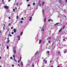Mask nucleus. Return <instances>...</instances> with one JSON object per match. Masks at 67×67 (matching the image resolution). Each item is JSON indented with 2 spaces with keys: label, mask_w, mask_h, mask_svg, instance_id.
Listing matches in <instances>:
<instances>
[{
  "label": "nucleus",
  "mask_w": 67,
  "mask_h": 67,
  "mask_svg": "<svg viewBox=\"0 0 67 67\" xmlns=\"http://www.w3.org/2000/svg\"><path fill=\"white\" fill-rule=\"evenodd\" d=\"M47 55H48V57H49V51H47L46 52Z\"/></svg>",
  "instance_id": "f257e3e1"
},
{
  "label": "nucleus",
  "mask_w": 67,
  "mask_h": 67,
  "mask_svg": "<svg viewBox=\"0 0 67 67\" xmlns=\"http://www.w3.org/2000/svg\"><path fill=\"white\" fill-rule=\"evenodd\" d=\"M65 39H67V37H64V38L63 40V42H66V40H65Z\"/></svg>",
  "instance_id": "f03ea898"
},
{
  "label": "nucleus",
  "mask_w": 67,
  "mask_h": 67,
  "mask_svg": "<svg viewBox=\"0 0 67 67\" xmlns=\"http://www.w3.org/2000/svg\"><path fill=\"white\" fill-rule=\"evenodd\" d=\"M4 8L5 9H8V8H9V7L7 5H5L4 6Z\"/></svg>",
  "instance_id": "7ed1b4c3"
},
{
  "label": "nucleus",
  "mask_w": 67,
  "mask_h": 67,
  "mask_svg": "<svg viewBox=\"0 0 67 67\" xmlns=\"http://www.w3.org/2000/svg\"><path fill=\"white\" fill-rule=\"evenodd\" d=\"M44 26H43L41 29V31H44Z\"/></svg>",
  "instance_id": "20e7f679"
},
{
  "label": "nucleus",
  "mask_w": 67,
  "mask_h": 67,
  "mask_svg": "<svg viewBox=\"0 0 67 67\" xmlns=\"http://www.w3.org/2000/svg\"><path fill=\"white\" fill-rule=\"evenodd\" d=\"M13 31H14V33H16V29H14L13 30Z\"/></svg>",
  "instance_id": "39448f33"
},
{
  "label": "nucleus",
  "mask_w": 67,
  "mask_h": 67,
  "mask_svg": "<svg viewBox=\"0 0 67 67\" xmlns=\"http://www.w3.org/2000/svg\"><path fill=\"white\" fill-rule=\"evenodd\" d=\"M29 64H28V65H30L31 64V62H30V60H28Z\"/></svg>",
  "instance_id": "423d86ee"
},
{
  "label": "nucleus",
  "mask_w": 67,
  "mask_h": 67,
  "mask_svg": "<svg viewBox=\"0 0 67 67\" xmlns=\"http://www.w3.org/2000/svg\"><path fill=\"white\" fill-rule=\"evenodd\" d=\"M13 52L14 54H16V50H14L13 51Z\"/></svg>",
  "instance_id": "0eeeda50"
},
{
  "label": "nucleus",
  "mask_w": 67,
  "mask_h": 67,
  "mask_svg": "<svg viewBox=\"0 0 67 67\" xmlns=\"http://www.w3.org/2000/svg\"><path fill=\"white\" fill-rule=\"evenodd\" d=\"M20 36H18L17 37V38H19V40H20Z\"/></svg>",
  "instance_id": "6e6552de"
},
{
  "label": "nucleus",
  "mask_w": 67,
  "mask_h": 67,
  "mask_svg": "<svg viewBox=\"0 0 67 67\" xmlns=\"http://www.w3.org/2000/svg\"><path fill=\"white\" fill-rule=\"evenodd\" d=\"M67 53V50H65L64 51V53Z\"/></svg>",
  "instance_id": "1a4fd4ad"
},
{
  "label": "nucleus",
  "mask_w": 67,
  "mask_h": 67,
  "mask_svg": "<svg viewBox=\"0 0 67 67\" xmlns=\"http://www.w3.org/2000/svg\"><path fill=\"white\" fill-rule=\"evenodd\" d=\"M32 17H30V18L29 19V21H30L32 20Z\"/></svg>",
  "instance_id": "9d476101"
},
{
  "label": "nucleus",
  "mask_w": 67,
  "mask_h": 67,
  "mask_svg": "<svg viewBox=\"0 0 67 67\" xmlns=\"http://www.w3.org/2000/svg\"><path fill=\"white\" fill-rule=\"evenodd\" d=\"M46 18H45L44 19V22H46Z\"/></svg>",
  "instance_id": "9b49d317"
},
{
  "label": "nucleus",
  "mask_w": 67,
  "mask_h": 67,
  "mask_svg": "<svg viewBox=\"0 0 67 67\" xmlns=\"http://www.w3.org/2000/svg\"><path fill=\"white\" fill-rule=\"evenodd\" d=\"M59 2L60 3H62V1H61L60 0H59Z\"/></svg>",
  "instance_id": "f8f14e48"
},
{
  "label": "nucleus",
  "mask_w": 67,
  "mask_h": 67,
  "mask_svg": "<svg viewBox=\"0 0 67 67\" xmlns=\"http://www.w3.org/2000/svg\"><path fill=\"white\" fill-rule=\"evenodd\" d=\"M41 42H42V40H41L39 41V44H41Z\"/></svg>",
  "instance_id": "ddd939ff"
},
{
  "label": "nucleus",
  "mask_w": 67,
  "mask_h": 67,
  "mask_svg": "<svg viewBox=\"0 0 67 67\" xmlns=\"http://www.w3.org/2000/svg\"><path fill=\"white\" fill-rule=\"evenodd\" d=\"M13 57L14 58V60H15V56H14V54H13ZM15 62H16V61H15Z\"/></svg>",
  "instance_id": "4468645a"
},
{
  "label": "nucleus",
  "mask_w": 67,
  "mask_h": 67,
  "mask_svg": "<svg viewBox=\"0 0 67 67\" xmlns=\"http://www.w3.org/2000/svg\"><path fill=\"white\" fill-rule=\"evenodd\" d=\"M21 65L22 66H23V62H21Z\"/></svg>",
  "instance_id": "2eb2a0df"
},
{
  "label": "nucleus",
  "mask_w": 67,
  "mask_h": 67,
  "mask_svg": "<svg viewBox=\"0 0 67 67\" xmlns=\"http://www.w3.org/2000/svg\"><path fill=\"white\" fill-rule=\"evenodd\" d=\"M23 34V32H21L20 34V36H22Z\"/></svg>",
  "instance_id": "dca6fc26"
},
{
  "label": "nucleus",
  "mask_w": 67,
  "mask_h": 67,
  "mask_svg": "<svg viewBox=\"0 0 67 67\" xmlns=\"http://www.w3.org/2000/svg\"><path fill=\"white\" fill-rule=\"evenodd\" d=\"M59 24V23H56V24H55V25H58Z\"/></svg>",
  "instance_id": "f3484780"
},
{
  "label": "nucleus",
  "mask_w": 67,
  "mask_h": 67,
  "mask_svg": "<svg viewBox=\"0 0 67 67\" xmlns=\"http://www.w3.org/2000/svg\"><path fill=\"white\" fill-rule=\"evenodd\" d=\"M52 21V20H51V19H49V20H48V22H49L50 21Z\"/></svg>",
  "instance_id": "a211bd4d"
},
{
  "label": "nucleus",
  "mask_w": 67,
  "mask_h": 67,
  "mask_svg": "<svg viewBox=\"0 0 67 67\" xmlns=\"http://www.w3.org/2000/svg\"><path fill=\"white\" fill-rule=\"evenodd\" d=\"M38 52H36V53L35 54V55H37V54H38Z\"/></svg>",
  "instance_id": "6ab92c4d"
},
{
  "label": "nucleus",
  "mask_w": 67,
  "mask_h": 67,
  "mask_svg": "<svg viewBox=\"0 0 67 67\" xmlns=\"http://www.w3.org/2000/svg\"><path fill=\"white\" fill-rule=\"evenodd\" d=\"M44 63L45 64H47V61L45 60V61H44Z\"/></svg>",
  "instance_id": "aec40b11"
},
{
  "label": "nucleus",
  "mask_w": 67,
  "mask_h": 67,
  "mask_svg": "<svg viewBox=\"0 0 67 67\" xmlns=\"http://www.w3.org/2000/svg\"><path fill=\"white\" fill-rule=\"evenodd\" d=\"M42 13H43V14H44V10L43 9L42 10Z\"/></svg>",
  "instance_id": "412c9836"
},
{
  "label": "nucleus",
  "mask_w": 67,
  "mask_h": 67,
  "mask_svg": "<svg viewBox=\"0 0 67 67\" xmlns=\"http://www.w3.org/2000/svg\"><path fill=\"white\" fill-rule=\"evenodd\" d=\"M16 19H19V16H17L16 17Z\"/></svg>",
  "instance_id": "4be33fe9"
},
{
  "label": "nucleus",
  "mask_w": 67,
  "mask_h": 67,
  "mask_svg": "<svg viewBox=\"0 0 67 67\" xmlns=\"http://www.w3.org/2000/svg\"><path fill=\"white\" fill-rule=\"evenodd\" d=\"M21 59H22V57H21L20 59V61H21Z\"/></svg>",
  "instance_id": "5701e85b"
},
{
  "label": "nucleus",
  "mask_w": 67,
  "mask_h": 67,
  "mask_svg": "<svg viewBox=\"0 0 67 67\" xmlns=\"http://www.w3.org/2000/svg\"><path fill=\"white\" fill-rule=\"evenodd\" d=\"M32 67H34V65L33 64H32Z\"/></svg>",
  "instance_id": "b1692460"
},
{
  "label": "nucleus",
  "mask_w": 67,
  "mask_h": 67,
  "mask_svg": "<svg viewBox=\"0 0 67 67\" xmlns=\"http://www.w3.org/2000/svg\"><path fill=\"white\" fill-rule=\"evenodd\" d=\"M33 5H35V3H33Z\"/></svg>",
  "instance_id": "393cba45"
},
{
  "label": "nucleus",
  "mask_w": 67,
  "mask_h": 67,
  "mask_svg": "<svg viewBox=\"0 0 67 67\" xmlns=\"http://www.w3.org/2000/svg\"><path fill=\"white\" fill-rule=\"evenodd\" d=\"M21 20H24V18H21Z\"/></svg>",
  "instance_id": "a878e982"
},
{
  "label": "nucleus",
  "mask_w": 67,
  "mask_h": 67,
  "mask_svg": "<svg viewBox=\"0 0 67 67\" xmlns=\"http://www.w3.org/2000/svg\"><path fill=\"white\" fill-rule=\"evenodd\" d=\"M40 4H40V2H39L38 3V5H40Z\"/></svg>",
  "instance_id": "bb28decb"
},
{
  "label": "nucleus",
  "mask_w": 67,
  "mask_h": 67,
  "mask_svg": "<svg viewBox=\"0 0 67 67\" xmlns=\"http://www.w3.org/2000/svg\"><path fill=\"white\" fill-rule=\"evenodd\" d=\"M10 42V40H8L7 41V43H9Z\"/></svg>",
  "instance_id": "cd10ccee"
},
{
  "label": "nucleus",
  "mask_w": 67,
  "mask_h": 67,
  "mask_svg": "<svg viewBox=\"0 0 67 67\" xmlns=\"http://www.w3.org/2000/svg\"><path fill=\"white\" fill-rule=\"evenodd\" d=\"M61 31H62V29H60L59 30V32H61Z\"/></svg>",
  "instance_id": "c85d7f7f"
},
{
  "label": "nucleus",
  "mask_w": 67,
  "mask_h": 67,
  "mask_svg": "<svg viewBox=\"0 0 67 67\" xmlns=\"http://www.w3.org/2000/svg\"><path fill=\"white\" fill-rule=\"evenodd\" d=\"M30 4H28L27 5V6H28V7H30Z\"/></svg>",
  "instance_id": "c756f323"
},
{
  "label": "nucleus",
  "mask_w": 67,
  "mask_h": 67,
  "mask_svg": "<svg viewBox=\"0 0 67 67\" xmlns=\"http://www.w3.org/2000/svg\"><path fill=\"white\" fill-rule=\"evenodd\" d=\"M7 49H9V46H7Z\"/></svg>",
  "instance_id": "7c9ffc66"
},
{
  "label": "nucleus",
  "mask_w": 67,
  "mask_h": 67,
  "mask_svg": "<svg viewBox=\"0 0 67 67\" xmlns=\"http://www.w3.org/2000/svg\"><path fill=\"white\" fill-rule=\"evenodd\" d=\"M12 34H14V32H12Z\"/></svg>",
  "instance_id": "2f4dec72"
},
{
  "label": "nucleus",
  "mask_w": 67,
  "mask_h": 67,
  "mask_svg": "<svg viewBox=\"0 0 67 67\" xmlns=\"http://www.w3.org/2000/svg\"><path fill=\"white\" fill-rule=\"evenodd\" d=\"M13 11L14 12H15V9H13Z\"/></svg>",
  "instance_id": "473e14b6"
},
{
  "label": "nucleus",
  "mask_w": 67,
  "mask_h": 67,
  "mask_svg": "<svg viewBox=\"0 0 67 67\" xmlns=\"http://www.w3.org/2000/svg\"><path fill=\"white\" fill-rule=\"evenodd\" d=\"M65 27V26H64L63 27V29H64V27Z\"/></svg>",
  "instance_id": "72a5a7b5"
},
{
  "label": "nucleus",
  "mask_w": 67,
  "mask_h": 67,
  "mask_svg": "<svg viewBox=\"0 0 67 67\" xmlns=\"http://www.w3.org/2000/svg\"><path fill=\"white\" fill-rule=\"evenodd\" d=\"M13 49H15V47H13Z\"/></svg>",
  "instance_id": "f704fd0d"
},
{
  "label": "nucleus",
  "mask_w": 67,
  "mask_h": 67,
  "mask_svg": "<svg viewBox=\"0 0 67 67\" xmlns=\"http://www.w3.org/2000/svg\"><path fill=\"white\" fill-rule=\"evenodd\" d=\"M12 67H14V65L13 64H12Z\"/></svg>",
  "instance_id": "c9c22d12"
},
{
  "label": "nucleus",
  "mask_w": 67,
  "mask_h": 67,
  "mask_svg": "<svg viewBox=\"0 0 67 67\" xmlns=\"http://www.w3.org/2000/svg\"><path fill=\"white\" fill-rule=\"evenodd\" d=\"M20 23H22L23 22L22 21H20Z\"/></svg>",
  "instance_id": "e433bc0d"
},
{
  "label": "nucleus",
  "mask_w": 67,
  "mask_h": 67,
  "mask_svg": "<svg viewBox=\"0 0 67 67\" xmlns=\"http://www.w3.org/2000/svg\"><path fill=\"white\" fill-rule=\"evenodd\" d=\"M10 59H12V57H10Z\"/></svg>",
  "instance_id": "4c0bfd02"
},
{
  "label": "nucleus",
  "mask_w": 67,
  "mask_h": 67,
  "mask_svg": "<svg viewBox=\"0 0 67 67\" xmlns=\"http://www.w3.org/2000/svg\"><path fill=\"white\" fill-rule=\"evenodd\" d=\"M44 2H42V5H43V4H44Z\"/></svg>",
  "instance_id": "58836bf2"
},
{
  "label": "nucleus",
  "mask_w": 67,
  "mask_h": 67,
  "mask_svg": "<svg viewBox=\"0 0 67 67\" xmlns=\"http://www.w3.org/2000/svg\"><path fill=\"white\" fill-rule=\"evenodd\" d=\"M48 42H49V43H51V41H49Z\"/></svg>",
  "instance_id": "ea45409f"
},
{
  "label": "nucleus",
  "mask_w": 67,
  "mask_h": 67,
  "mask_svg": "<svg viewBox=\"0 0 67 67\" xmlns=\"http://www.w3.org/2000/svg\"><path fill=\"white\" fill-rule=\"evenodd\" d=\"M49 39H51V37H49Z\"/></svg>",
  "instance_id": "a19ab883"
},
{
  "label": "nucleus",
  "mask_w": 67,
  "mask_h": 67,
  "mask_svg": "<svg viewBox=\"0 0 67 67\" xmlns=\"http://www.w3.org/2000/svg\"><path fill=\"white\" fill-rule=\"evenodd\" d=\"M19 62H20V60H19L18 61V63H19Z\"/></svg>",
  "instance_id": "79ce46f5"
},
{
  "label": "nucleus",
  "mask_w": 67,
  "mask_h": 67,
  "mask_svg": "<svg viewBox=\"0 0 67 67\" xmlns=\"http://www.w3.org/2000/svg\"><path fill=\"white\" fill-rule=\"evenodd\" d=\"M11 26V24H9V26Z\"/></svg>",
  "instance_id": "37998d69"
},
{
  "label": "nucleus",
  "mask_w": 67,
  "mask_h": 67,
  "mask_svg": "<svg viewBox=\"0 0 67 67\" xmlns=\"http://www.w3.org/2000/svg\"><path fill=\"white\" fill-rule=\"evenodd\" d=\"M9 36H12V35H10Z\"/></svg>",
  "instance_id": "c03bdc74"
},
{
  "label": "nucleus",
  "mask_w": 67,
  "mask_h": 67,
  "mask_svg": "<svg viewBox=\"0 0 67 67\" xmlns=\"http://www.w3.org/2000/svg\"><path fill=\"white\" fill-rule=\"evenodd\" d=\"M3 30H4V29H5V27H3Z\"/></svg>",
  "instance_id": "a18cd8bd"
},
{
  "label": "nucleus",
  "mask_w": 67,
  "mask_h": 67,
  "mask_svg": "<svg viewBox=\"0 0 67 67\" xmlns=\"http://www.w3.org/2000/svg\"><path fill=\"white\" fill-rule=\"evenodd\" d=\"M15 10H17V8H16V7H15Z\"/></svg>",
  "instance_id": "49530a36"
},
{
  "label": "nucleus",
  "mask_w": 67,
  "mask_h": 67,
  "mask_svg": "<svg viewBox=\"0 0 67 67\" xmlns=\"http://www.w3.org/2000/svg\"><path fill=\"white\" fill-rule=\"evenodd\" d=\"M11 29H13V27H11Z\"/></svg>",
  "instance_id": "de8ad7c7"
},
{
  "label": "nucleus",
  "mask_w": 67,
  "mask_h": 67,
  "mask_svg": "<svg viewBox=\"0 0 67 67\" xmlns=\"http://www.w3.org/2000/svg\"><path fill=\"white\" fill-rule=\"evenodd\" d=\"M26 1L28 2L29 1V0H26Z\"/></svg>",
  "instance_id": "09e8293b"
},
{
  "label": "nucleus",
  "mask_w": 67,
  "mask_h": 67,
  "mask_svg": "<svg viewBox=\"0 0 67 67\" xmlns=\"http://www.w3.org/2000/svg\"><path fill=\"white\" fill-rule=\"evenodd\" d=\"M18 65L19 66V67H20V65H19V64H18Z\"/></svg>",
  "instance_id": "8fccbe9b"
},
{
  "label": "nucleus",
  "mask_w": 67,
  "mask_h": 67,
  "mask_svg": "<svg viewBox=\"0 0 67 67\" xmlns=\"http://www.w3.org/2000/svg\"><path fill=\"white\" fill-rule=\"evenodd\" d=\"M10 1H11V0H9L8 1V2H10Z\"/></svg>",
  "instance_id": "3c124183"
},
{
  "label": "nucleus",
  "mask_w": 67,
  "mask_h": 67,
  "mask_svg": "<svg viewBox=\"0 0 67 67\" xmlns=\"http://www.w3.org/2000/svg\"><path fill=\"white\" fill-rule=\"evenodd\" d=\"M8 18L9 19H10V17H9Z\"/></svg>",
  "instance_id": "603ef678"
},
{
  "label": "nucleus",
  "mask_w": 67,
  "mask_h": 67,
  "mask_svg": "<svg viewBox=\"0 0 67 67\" xmlns=\"http://www.w3.org/2000/svg\"><path fill=\"white\" fill-rule=\"evenodd\" d=\"M2 2H3H3H3L4 0H2Z\"/></svg>",
  "instance_id": "864d4df0"
},
{
  "label": "nucleus",
  "mask_w": 67,
  "mask_h": 67,
  "mask_svg": "<svg viewBox=\"0 0 67 67\" xmlns=\"http://www.w3.org/2000/svg\"><path fill=\"white\" fill-rule=\"evenodd\" d=\"M60 53V52H58V54H59Z\"/></svg>",
  "instance_id": "5fc2aeb1"
},
{
  "label": "nucleus",
  "mask_w": 67,
  "mask_h": 67,
  "mask_svg": "<svg viewBox=\"0 0 67 67\" xmlns=\"http://www.w3.org/2000/svg\"><path fill=\"white\" fill-rule=\"evenodd\" d=\"M65 1L67 2V0H65Z\"/></svg>",
  "instance_id": "6e6d98bb"
},
{
  "label": "nucleus",
  "mask_w": 67,
  "mask_h": 67,
  "mask_svg": "<svg viewBox=\"0 0 67 67\" xmlns=\"http://www.w3.org/2000/svg\"><path fill=\"white\" fill-rule=\"evenodd\" d=\"M9 38H7V40H9Z\"/></svg>",
  "instance_id": "4d7b16f0"
},
{
  "label": "nucleus",
  "mask_w": 67,
  "mask_h": 67,
  "mask_svg": "<svg viewBox=\"0 0 67 67\" xmlns=\"http://www.w3.org/2000/svg\"><path fill=\"white\" fill-rule=\"evenodd\" d=\"M7 31H9V29H8V30H7Z\"/></svg>",
  "instance_id": "13d9d810"
},
{
  "label": "nucleus",
  "mask_w": 67,
  "mask_h": 67,
  "mask_svg": "<svg viewBox=\"0 0 67 67\" xmlns=\"http://www.w3.org/2000/svg\"><path fill=\"white\" fill-rule=\"evenodd\" d=\"M40 5V7H41V4H40V5Z\"/></svg>",
  "instance_id": "bf43d9fd"
},
{
  "label": "nucleus",
  "mask_w": 67,
  "mask_h": 67,
  "mask_svg": "<svg viewBox=\"0 0 67 67\" xmlns=\"http://www.w3.org/2000/svg\"><path fill=\"white\" fill-rule=\"evenodd\" d=\"M52 62V60H51V61H50V63H51Z\"/></svg>",
  "instance_id": "052dcab7"
},
{
  "label": "nucleus",
  "mask_w": 67,
  "mask_h": 67,
  "mask_svg": "<svg viewBox=\"0 0 67 67\" xmlns=\"http://www.w3.org/2000/svg\"><path fill=\"white\" fill-rule=\"evenodd\" d=\"M0 59H1V57H0Z\"/></svg>",
  "instance_id": "680f3d73"
},
{
  "label": "nucleus",
  "mask_w": 67,
  "mask_h": 67,
  "mask_svg": "<svg viewBox=\"0 0 67 67\" xmlns=\"http://www.w3.org/2000/svg\"><path fill=\"white\" fill-rule=\"evenodd\" d=\"M51 67H53V66H51Z\"/></svg>",
  "instance_id": "e2e57ef3"
},
{
  "label": "nucleus",
  "mask_w": 67,
  "mask_h": 67,
  "mask_svg": "<svg viewBox=\"0 0 67 67\" xmlns=\"http://www.w3.org/2000/svg\"><path fill=\"white\" fill-rule=\"evenodd\" d=\"M44 61H45V59L43 60V62H44Z\"/></svg>",
  "instance_id": "0e129e2a"
},
{
  "label": "nucleus",
  "mask_w": 67,
  "mask_h": 67,
  "mask_svg": "<svg viewBox=\"0 0 67 67\" xmlns=\"http://www.w3.org/2000/svg\"><path fill=\"white\" fill-rule=\"evenodd\" d=\"M58 67H59V66H58Z\"/></svg>",
  "instance_id": "69168bd1"
},
{
  "label": "nucleus",
  "mask_w": 67,
  "mask_h": 67,
  "mask_svg": "<svg viewBox=\"0 0 67 67\" xmlns=\"http://www.w3.org/2000/svg\"><path fill=\"white\" fill-rule=\"evenodd\" d=\"M0 33H1V31H0Z\"/></svg>",
  "instance_id": "338daca9"
},
{
  "label": "nucleus",
  "mask_w": 67,
  "mask_h": 67,
  "mask_svg": "<svg viewBox=\"0 0 67 67\" xmlns=\"http://www.w3.org/2000/svg\"><path fill=\"white\" fill-rule=\"evenodd\" d=\"M4 26H5V24H4Z\"/></svg>",
  "instance_id": "774afa93"
}]
</instances>
